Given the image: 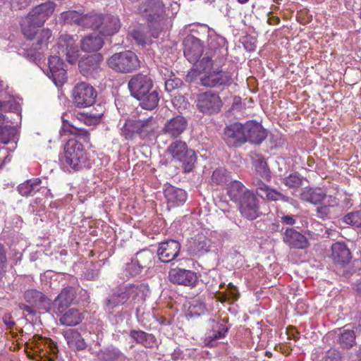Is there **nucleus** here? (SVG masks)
Masks as SVG:
<instances>
[{
    "label": "nucleus",
    "instance_id": "obj_45",
    "mask_svg": "<svg viewBox=\"0 0 361 361\" xmlns=\"http://www.w3.org/2000/svg\"><path fill=\"white\" fill-rule=\"evenodd\" d=\"M339 342L343 348H349L353 347L355 343V335L354 331L349 329L344 330L341 334Z\"/></svg>",
    "mask_w": 361,
    "mask_h": 361
},
{
    "label": "nucleus",
    "instance_id": "obj_8",
    "mask_svg": "<svg viewBox=\"0 0 361 361\" xmlns=\"http://www.w3.org/2000/svg\"><path fill=\"white\" fill-rule=\"evenodd\" d=\"M24 299L27 303L19 304V308L25 311L30 315H35L36 311L34 308L47 312L51 305V300L44 293L36 289H28L23 295Z\"/></svg>",
    "mask_w": 361,
    "mask_h": 361
},
{
    "label": "nucleus",
    "instance_id": "obj_16",
    "mask_svg": "<svg viewBox=\"0 0 361 361\" xmlns=\"http://www.w3.org/2000/svg\"><path fill=\"white\" fill-rule=\"evenodd\" d=\"M224 140L229 146L236 147L245 142L243 124L234 123L224 129Z\"/></svg>",
    "mask_w": 361,
    "mask_h": 361
},
{
    "label": "nucleus",
    "instance_id": "obj_37",
    "mask_svg": "<svg viewBox=\"0 0 361 361\" xmlns=\"http://www.w3.org/2000/svg\"><path fill=\"white\" fill-rule=\"evenodd\" d=\"M82 320L81 315L79 312L74 309H70L60 318V323L62 325L72 326H76Z\"/></svg>",
    "mask_w": 361,
    "mask_h": 361
},
{
    "label": "nucleus",
    "instance_id": "obj_4",
    "mask_svg": "<svg viewBox=\"0 0 361 361\" xmlns=\"http://www.w3.org/2000/svg\"><path fill=\"white\" fill-rule=\"evenodd\" d=\"M138 11L149 26L154 30L152 36L157 37L158 32L164 28V22L167 17L164 4L161 0H145L139 6Z\"/></svg>",
    "mask_w": 361,
    "mask_h": 361
},
{
    "label": "nucleus",
    "instance_id": "obj_61",
    "mask_svg": "<svg viewBox=\"0 0 361 361\" xmlns=\"http://www.w3.org/2000/svg\"><path fill=\"white\" fill-rule=\"evenodd\" d=\"M5 121V116L2 114H0V128L4 125Z\"/></svg>",
    "mask_w": 361,
    "mask_h": 361
},
{
    "label": "nucleus",
    "instance_id": "obj_60",
    "mask_svg": "<svg viewBox=\"0 0 361 361\" xmlns=\"http://www.w3.org/2000/svg\"><path fill=\"white\" fill-rule=\"evenodd\" d=\"M176 98H175V99L173 101V105L178 109V110H181L183 109H186L187 106H188V104H176Z\"/></svg>",
    "mask_w": 361,
    "mask_h": 361
},
{
    "label": "nucleus",
    "instance_id": "obj_38",
    "mask_svg": "<svg viewBox=\"0 0 361 361\" xmlns=\"http://www.w3.org/2000/svg\"><path fill=\"white\" fill-rule=\"evenodd\" d=\"M102 20V14L90 13L81 15L80 26L83 27H90L98 29L99 23Z\"/></svg>",
    "mask_w": 361,
    "mask_h": 361
},
{
    "label": "nucleus",
    "instance_id": "obj_12",
    "mask_svg": "<svg viewBox=\"0 0 361 361\" xmlns=\"http://www.w3.org/2000/svg\"><path fill=\"white\" fill-rule=\"evenodd\" d=\"M73 96V102L77 107L85 108L94 103L97 93L92 86L81 82L74 87Z\"/></svg>",
    "mask_w": 361,
    "mask_h": 361
},
{
    "label": "nucleus",
    "instance_id": "obj_40",
    "mask_svg": "<svg viewBox=\"0 0 361 361\" xmlns=\"http://www.w3.org/2000/svg\"><path fill=\"white\" fill-rule=\"evenodd\" d=\"M153 257L154 256L152 252L144 250L137 252L133 260H135L141 268L144 269L151 265Z\"/></svg>",
    "mask_w": 361,
    "mask_h": 361
},
{
    "label": "nucleus",
    "instance_id": "obj_13",
    "mask_svg": "<svg viewBox=\"0 0 361 361\" xmlns=\"http://www.w3.org/2000/svg\"><path fill=\"white\" fill-rule=\"evenodd\" d=\"M131 95L137 99L149 93L153 87L152 79L147 75L137 74L133 76L128 84Z\"/></svg>",
    "mask_w": 361,
    "mask_h": 361
},
{
    "label": "nucleus",
    "instance_id": "obj_11",
    "mask_svg": "<svg viewBox=\"0 0 361 361\" xmlns=\"http://www.w3.org/2000/svg\"><path fill=\"white\" fill-rule=\"evenodd\" d=\"M220 65L214 66L212 70L206 72L200 77V82L203 86L214 87L219 85H228L233 82L230 73L220 70Z\"/></svg>",
    "mask_w": 361,
    "mask_h": 361
},
{
    "label": "nucleus",
    "instance_id": "obj_29",
    "mask_svg": "<svg viewBox=\"0 0 361 361\" xmlns=\"http://www.w3.org/2000/svg\"><path fill=\"white\" fill-rule=\"evenodd\" d=\"M257 188L256 192L258 195H259L262 198H267L269 200L277 201V200H284L286 201V198L284 195H283L279 192L269 188L268 185H265L260 180H257L255 183Z\"/></svg>",
    "mask_w": 361,
    "mask_h": 361
},
{
    "label": "nucleus",
    "instance_id": "obj_50",
    "mask_svg": "<svg viewBox=\"0 0 361 361\" xmlns=\"http://www.w3.org/2000/svg\"><path fill=\"white\" fill-rule=\"evenodd\" d=\"M302 181V178L297 173L290 174L283 180L284 184L288 188L299 187L301 185Z\"/></svg>",
    "mask_w": 361,
    "mask_h": 361
},
{
    "label": "nucleus",
    "instance_id": "obj_35",
    "mask_svg": "<svg viewBox=\"0 0 361 361\" xmlns=\"http://www.w3.org/2000/svg\"><path fill=\"white\" fill-rule=\"evenodd\" d=\"M253 164L257 174L262 179L269 181L271 178V172L264 159L257 155L253 160Z\"/></svg>",
    "mask_w": 361,
    "mask_h": 361
},
{
    "label": "nucleus",
    "instance_id": "obj_22",
    "mask_svg": "<svg viewBox=\"0 0 361 361\" xmlns=\"http://www.w3.org/2000/svg\"><path fill=\"white\" fill-rule=\"evenodd\" d=\"M184 55L190 63L197 61L203 55L202 44L196 37H187L184 42Z\"/></svg>",
    "mask_w": 361,
    "mask_h": 361
},
{
    "label": "nucleus",
    "instance_id": "obj_25",
    "mask_svg": "<svg viewBox=\"0 0 361 361\" xmlns=\"http://www.w3.org/2000/svg\"><path fill=\"white\" fill-rule=\"evenodd\" d=\"M283 238L284 243L292 247L302 249L307 246L306 238L293 228H287Z\"/></svg>",
    "mask_w": 361,
    "mask_h": 361
},
{
    "label": "nucleus",
    "instance_id": "obj_30",
    "mask_svg": "<svg viewBox=\"0 0 361 361\" xmlns=\"http://www.w3.org/2000/svg\"><path fill=\"white\" fill-rule=\"evenodd\" d=\"M74 295V290L72 288H66L62 290L54 301V305L57 310L62 313L71 304Z\"/></svg>",
    "mask_w": 361,
    "mask_h": 361
},
{
    "label": "nucleus",
    "instance_id": "obj_44",
    "mask_svg": "<svg viewBox=\"0 0 361 361\" xmlns=\"http://www.w3.org/2000/svg\"><path fill=\"white\" fill-rule=\"evenodd\" d=\"M16 134V129L13 127L4 125L0 128V142L7 144L11 140H14Z\"/></svg>",
    "mask_w": 361,
    "mask_h": 361
},
{
    "label": "nucleus",
    "instance_id": "obj_56",
    "mask_svg": "<svg viewBox=\"0 0 361 361\" xmlns=\"http://www.w3.org/2000/svg\"><path fill=\"white\" fill-rule=\"evenodd\" d=\"M132 36L140 44H145L146 42L145 35L139 30H134L132 32Z\"/></svg>",
    "mask_w": 361,
    "mask_h": 361
},
{
    "label": "nucleus",
    "instance_id": "obj_17",
    "mask_svg": "<svg viewBox=\"0 0 361 361\" xmlns=\"http://www.w3.org/2000/svg\"><path fill=\"white\" fill-rule=\"evenodd\" d=\"M100 54L90 56L79 62L80 73L87 78H96L102 71L100 63L102 61Z\"/></svg>",
    "mask_w": 361,
    "mask_h": 361
},
{
    "label": "nucleus",
    "instance_id": "obj_49",
    "mask_svg": "<svg viewBox=\"0 0 361 361\" xmlns=\"http://www.w3.org/2000/svg\"><path fill=\"white\" fill-rule=\"evenodd\" d=\"M343 221L355 227H361V212H351L343 217Z\"/></svg>",
    "mask_w": 361,
    "mask_h": 361
},
{
    "label": "nucleus",
    "instance_id": "obj_53",
    "mask_svg": "<svg viewBox=\"0 0 361 361\" xmlns=\"http://www.w3.org/2000/svg\"><path fill=\"white\" fill-rule=\"evenodd\" d=\"M182 81L178 78L169 79L165 82V88L168 92H171L180 87Z\"/></svg>",
    "mask_w": 361,
    "mask_h": 361
},
{
    "label": "nucleus",
    "instance_id": "obj_9",
    "mask_svg": "<svg viewBox=\"0 0 361 361\" xmlns=\"http://www.w3.org/2000/svg\"><path fill=\"white\" fill-rule=\"evenodd\" d=\"M157 123L152 117L145 120H128L121 128V133L126 139H131L135 133L145 137L154 132Z\"/></svg>",
    "mask_w": 361,
    "mask_h": 361
},
{
    "label": "nucleus",
    "instance_id": "obj_41",
    "mask_svg": "<svg viewBox=\"0 0 361 361\" xmlns=\"http://www.w3.org/2000/svg\"><path fill=\"white\" fill-rule=\"evenodd\" d=\"M51 36V32L49 29H43L39 32H37L35 35L33 37V39H35L36 44L35 47V49H41L43 47H47V41Z\"/></svg>",
    "mask_w": 361,
    "mask_h": 361
},
{
    "label": "nucleus",
    "instance_id": "obj_43",
    "mask_svg": "<svg viewBox=\"0 0 361 361\" xmlns=\"http://www.w3.org/2000/svg\"><path fill=\"white\" fill-rule=\"evenodd\" d=\"M62 130L64 132L68 131L71 134L75 135L78 137L83 139L85 142H88L90 140V133L87 130L84 128H77L69 124H66L63 122Z\"/></svg>",
    "mask_w": 361,
    "mask_h": 361
},
{
    "label": "nucleus",
    "instance_id": "obj_5",
    "mask_svg": "<svg viewBox=\"0 0 361 361\" xmlns=\"http://www.w3.org/2000/svg\"><path fill=\"white\" fill-rule=\"evenodd\" d=\"M300 199L314 205L317 208V216L327 217L331 213V209L338 204V200L334 195H326L320 188H305L300 195Z\"/></svg>",
    "mask_w": 361,
    "mask_h": 361
},
{
    "label": "nucleus",
    "instance_id": "obj_24",
    "mask_svg": "<svg viewBox=\"0 0 361 361\" xmlns=\"http://www.w3.org/2000/svg\"><path fill=\"white\" fill-rule=\"evenodd\" d=\"M121 27L118 17L110 15H102V20L99 23L98 29L105 35H112L116 33Z\"/></svg>",
    "mask_w": 361,
    "mask_h": 361
},
{
    "label": "nucleus",
    "instance_id": "obj_26",
    "mask_svg": "<svg viewBox=\"0 0 361 361\" xmlns=\"http://www.w3.org/2000/svg\"><path fill=\"white\" fill-rule=\"evenodd\" d=\"M333 261L339 264H345L351 258L349 249L344 243H335L331 246V255Z\"/></svg>",
    "mask_w": 361,
    "mask_h": 361
},
{
    "label": "nucleus",
    "instance_id": "obj_10",
    "mask_svg": "<svg viewBox=\"0 0 361 361\" xmlns=\"http://www.w3.org/2000/svg\"><path fill=\"white\" fill-rule=\"evenodd\" d=\"M222 105V101L216 92L208 91L200 94L197 97V108L203 114L211 115L218 113Z\"/></svg>",
    "mask_w": 361,
    "mask_h": 361
},
{
    "label": "nucleus",
    "instance_id": "obj_34",
    "mask_svg": "<svg viewBox=\"0 0 361 361\" xmlns=\"http://www.w3.org/2000/svg\"><path fill=\"white\" fill-rule=\"evenodd\" d=\"M140 101V106L147 110L154 109L158 104L159 97L158 92L154 90H151L149 93H145V95L142 98H137Z\"/></svg>",
    "mask_w": 361,
    "mask_h": 361
},
{
    "label": "nucleus",
    "instance_id": "obj_64",
    "mask_svg": "<svg viewBox=\"0 0 361 361\" xmlns=\"http://www.w3.org/2000/svg\"><path fill=\"white\" fill-rule=\"evenodd\" d=\"M216 39L219 41L218 44L219 45H222V44H224V38H222V37H216Z\"/></svg>",
    "mask_w": 361,
    "mask_h": 361
},
{
    "label": "nucleus",
    "instance_id": "obj_52",
    "mask_svg": "<svg viewBox=\"0 0 361 361\" xmlns=\"http://www.w3.org/2000/svg\"><path fill=\"white\" fill-rule=\"evenodd\" d=\"M102 117V114H90V115L86 116L85 118V123L87 126H95L101 121Z\"/></svg>",
    "mask_w": 361,
    "mask_h": 361
},
{
    "label": "nucleus",
    "instance_id": "obj_23",
    "mask_svg": "<svg viewBox=\"0 0 361 361\" xmlns=\"http://www.w3.org/2000/svg\"><path fill=\"white\" fill-rule=\"evenodd\" d=\"M164 196L169 207H178L183 205L187 200L186 192L173 185H169L164 190Z\"/></svg>",
    "mask_w": 361,
    "mask_h": 361
},
{
    "label": "nucleus",
    "instance_id": "obj_21",
    "mask_svg": "<svg viewBox=\"0 0 361 361\" xmlns=\"http://www.w3.org/2000/svg\"><path fill=\"white\" fill-rule=\"evenodd\" d=\"M188 121L181 116H177L167 121L163 132L171 138L179 137L187 128Z\"/></svg>",
    "mask_w": 361,
    "mask_h": 361
},
{
    "label": "nucleus",
    "instance_id": "obj_39",
    "mask_svg": "<svg viewBox=\"0 0 361 361\" xmlns=\"http://www.w3.org/2000/svg\"><path fill=\"white\" fill-rule=\"evenodd\" d=\"M121 355V352L114 347H109L99 350L96 356L101 361H114L117 360Z\"/></svg>",
    "mask_w": 361,
    "mask_h": 361
},
{
    "label": "nucleus",
    "instance_id": "obj_15",
    "mask_svg": "<svg viewBox=\"0 0 361 361\" xmlns=\"http://www.w3.org/2000/svg\"><path fill=\"white\" fill-rule=\"evenodd\" d=\"M241 214L247 219H255L258 216L257 199L250 191L237 202Z\"/></svg>",
    "mask_w": 361,
    "mask_h": 361
},
{
    "label": "nucleus",
    "instance_id": "obj_55",
    "mask_svg": "<svg viewBox=\"0 0 361 361\" xmlns=\"http://www.w3.org/2000/svg\"><path fill=\"white\" fill-rule=\"evenodd\" d=\"M224 336V334L219 331L213 332L212 334H209L207 338V340L209 339L207 341V345L212 346L213 341H215V340L222 338Z\"/></svg>",
    "mask_w": 361,
    "mask_h": 361
},
{
    "label": "nucleus",
    "instance_id": "obj_19",
    "mask_svg": "<svg viewBox=\"0 0 361 361\" xmlns=\"http://www.w3.org/2000/svg\"><path fill=\"white\" fill-rule=\"evenodd\" d=\"M245 142L260 144L267 137L264 128L257 122L250 121L243 124Z\"/></svg>",
    "mask_w": 361,
    "mask_h": 361
},
{
    "label": "nucleus",
    "instance_id": "obj_46",
    "mask_svg": "<svg viewBox=\"0 0 361 361\" xmlns=\"http://www.w3.org/2000/svg\"><path fill=\"white\" fill-rule=\"evenodd\" d=\"M81 13L75 11H68L61 13V19L65 23L76 24L80 26Z\"/></svg>",
    "mask_w": 361,
    "mask_h": 361
},
{
    "label": "nucleus",
    "instance_id": "obj_18",
    "mask_svg": "<svg viewBox=\"0 0 361 361\" xmlns=\"http://www.w3.org/2000/svg\"><path fill=\"white\" fill-rule=\"evenodd\" d=\"M180 250V243L176 240H170L159 244L157 255L161 262L168 263L178 255Z\"/></svg>",
    "mask_w": 361,
    "mask_h": 361
},
{
    "label": "nucleus",
    "instance_id": "obj_47",
    "mask_svg": "<svg viewBox=\"0 0 361 361\" xmlns=\"http://www.w3.org/2000/svg\"><path fill=\"white\" fill-rule=\"evenodd\" d=\"M67 338L68 345L72 348H75L76 350H83L86 347L84 339L80 338V336L76 332L72 333L71 338H69L68 337Z\"/></svg>",
    "mask_w": 361,
    "mask_h": 361
},
{
    "label": "nucleus",
    "instance_id": "obj_7",
    "mask_svg": "<svg viewBox=\"0 0 361 361\" xmlns=\"http://www.w3.org/2000/svg\"><path fill=\"white\" fill-rule=\"evenodd\" d=\"M109 68L119 73H130L140 67L137 56L131 51L116 53L107 60Z\"/></svg>",
    "mask_w": 361,
    "mask_h": 361
},
{
    "label": "nucleus",
    "instance_id": "obj_36",
    "mask_svg": "<svg viewBox=\"0 0 361 361\" xmlns=\"http://www.w3.org/2000/svg\"><path fill=\"white\" fill-rule=\"evenodd\" d=\"M42 180L39 178L29 180L19 185L18 190L23 196L32 195L39 190V185Z\"/></svg>",
    "mask_w": 361,
    "mask_h": 361
},
{
    "label": "nucleus",
    "instance_id": "obj_48",
    "mask_svg": "<svg viewBox=\"0 0 361 361\" xmlns=\"http://www.w3.org/2000/svg\"><path fill=\"white\" fill-rule=\"evenodd\" d=\"M205 312L204 305L199 300H195L188 307V314L190 317L200 316Z\"/></svg>",
    "mask_w": 361,
    "mask_h": 361
},
{
    "label": "nucleus",
    "instance_id": "obj_2",
    "mask_svg": "<svg viewBox=\"0 0 361 361\" xmlns=\"http://www.w3.org/2000/svg\"><path fill=\"white\" fill-rule=\"evenodd\" d=\"M62 169L67 171H78L90 166L88 154L82 143L75 139H70L59 156Z\"/></svg>",
    "mask_w": 361,
    "mask_h": 361
},
{
    "label": "nucleus",
    "instance_id": "obj_31",
    "mask_svg": "<svg viewBox=\"0 0 361 361\" xmlns=\"http://www.w3.org/2000/svg\"><path fill=\"white\" fill-rule=\"evenodd\" d=\"M125 295H127L128 300L140 301L145 299L147 289L144 284L129 285L123 287Z\"/></svg>",
    "mask_w": 361,
    "mask_h": 361
},
{
    "label": "nucleus",
    "instance_id": "obj_3",
    "mask_svg": "<svg viewBox=\"0 0 361 361\" xmlns=\"http://www.w3.org/2000/svg\"><path fill=\"white\" fill-rule=\"evenodd\" d=\"M54 9L55 4L51 1L41 4L33 8L22 21L21 27L23 35L27 39H32L36 34V29L44 25L52 15Z\"/></svg>",
    "mask_w": 361,
    "mask_h": 361
},
{
    "label": "nucleus",
    "instance_id": "obj_51",
    "mask_svg": "<svg viewBox=\"0 0 361 361\" xmlns=\"http://www.w3.org/2000/svg\"><path fill=\"white\" fill-rule=\"evenodd\" d=\"M142 268H141L135 260L132 259L130 263L126 264L125 271L127 275L133 276L139 274L142 271Z\"/></svg>",
    "mask_w": 361,
    "mask_h": 361
},
{
    "label": "nucleus",
    "instance_id": "obj_27",
    "mask_svg": "<svg viewBox=\"0 0 361 361\" xmlns=\"http://www.w3.org/2000/svg\"><path fill=\"white\" fill-rule=\"evenodd\" d=\"M211 241L204 235L198 234L189 243L190 250L195 255H200L209 250Z\"/></svg>",
    "mask_w": 361,
    "mask_h": 361
},
{
    "label": "nucleus",
    "instance_id": "obj_59",
    "mask_svg": "<svg viewBox=\"0 0 361 361\" xmlns=\"http://www.w3.org/2000/svg\"><path fill=\"white\" fill-rule=\"evenodd\" d=\"M30 2L31 0H13V3H16L20 9L27 6Z\"/></svg>",
    "mask_w": 361,
    "mask_h": 361
},
{
    "label": "nucleus",
    "instance_id": "obj_33",
    "mask_svg": "<svg viewBox=\"0 0 361 361\" xmlns=\"http://www.w3.org/2000/svg\"><path fill=\"white\" fill-rule=\"evenodd\" d=\"M250 192L240 182L237 180L231 181L228 185V195L231 200L238 202L245 194Z\"/></svg>",
    "mask_w": 361,
    "mask_h": 361
},
{
    "label": "nucleus",
    "instance_id": "obj_63",
    "mask_svg": "<svg viewBox=\"0 0 361 361\" xmlns=\"http://www.w3.org/2000/svg\"><path fill=\"white\" fill-rule=\"evenodd\" d=\"M356 287H357V291L360 294H361V279L358 281Z\"/></svg>",
    "mask_w": 361,
    "mask_h": 361
},
{
    "label": "nucleus",
    "instance_id": "obj_42",
    "mask_svg": "<svg viewBox=\"0 0 361 361\" xmlns=\"http://www.w3.org/2000/svg\"><path fill=\"white\" fill-rule=\"evenodd\" d=\"M229 173L224 168H219L214 171L212 181L216 185L226 184L230 180Z\"/></svg>",
    "mask_w": 361,
    "mask_h": 361
},
{
    "label": "nucleus",
    "instance_id": "obj_20",
    "mask_svg": "<svg viewBox=\"0 0 361 361\" xmlns=\"http://www.w3.org/2000/svg\"><path fill=\"white\" fill-rule=\"evenodd\" d=\"M219 55L216 51H209L204 54L197 61L193 62L194 70L200 74H204L221 63V61H218Z\"/></svg>",
    "mask_w": 361,
    "mask_h": 361
},
{
    "label": "nucleus",
    "instance_id": "obj_62",
    "mask_svg": "<svg viewBox=\"0 0 361 361\" xmlns=\"http://www.w3.org/2000/svg\"><path fill=\"white\" fill-rule=\"evenodd\" d=\"M50 348H51V351L52 353H54V354L56 353L57 349H56V346L55 344L50 343Z\"/></svg>",
    "mask_w": 361,
    "mask_h": 361
},
{
    "label": "nucleus",
    "instance_id": "obj_32",
    "mask_svg": "<svg viewBox=\"0 0 361 361\" xmlns=\"http://www.w3.org/2000/svg\"><path fill=\"white\" fill-rule=\"evenodd\" d=\"M128 301L127 295H125V291L123 287L111 295L106 299L105 305L106 310L109 312H111L115 307L123 305Z\"/></svg>",
    "mask_w": 361,
    "mask_h": 361
},
{
    "label": "nucleus",
    "instance_id": "obj_14",
    "mask_svg": "<svg viewBox=\"0 0 361 361\" xmlns=\"http://www.w3.org/2000/svg\"><path fill=\"white\" fill-rule=\"evenodd\" d=\"M168 278L174 284L189 287L195 286L198 281L196 273L191 270L180 268L171 269L169 272Z\"/></svg>",
    "mask_w": 361,
    "mask_h": 361
},
{
    "label": "nucleus",
    "instance_id": "obj_54",
    "mask_svg": "<svg viewBox=\"0 0 361 361\" xmlns=\"http://www.w3.org/2000/svg\"><path fill=\"white\" fill-rule=\"evenodd\" d=\"M130 336L137 342L143 343L149 335L142 331H132L130 332Z\"/></svg>",
    "mask_w": 361,
    "mask_h": 361
},
{
    "label": "nucleus",
    "instance_id": "obj_58",
    "mask_svg": "<svg viewBox=\"0 0 361 361\" xmlns=\"http://www.w3.org/2000/svg\"><path fill=\"white\" fill-rule=\"evenodd\" d=\"M6 261V257L5 255V251L2 247V245H0V269H2L5 262Z\"/></svg>",
    "mask_w": 361,
    "mask_h": 361
},
{
    "label": "nucleus",
    "instance_id": "obj_1",
    "mask_svg": "<svg viewBox=\"0 0 361 361\" xmlns=\"http://www.w3.org/2000/svg\"><path fill=\"white\" fill-rule=\"evenodd\" d=\"M59 56H51L49 59L48 76L53 80L56 86L62 85L66 80V71L61 58L66 56L70 63H75L80 55V51L76 39L73 36L62 35L59 38L58 44Z\"/></svg>",
    "mask_w": 361,
    "mask_h": 361
},
{
    "label": "nucleus",
    "instance_id": "obj_57",
    "mask_svg": "<svg viewBox=\"0 0 361 361\" xmlns=\"http://www.w3.org/2000/svg\"><path fill=\"white\" fill-rule=\"evenodd\" d=\"M281 222L287 225H293L295 223V220L292 215L283 216L281 217Z\"/></svg>",
    "mask_w": 361,
    "mask_h": 361
},
{
    "label": "nucleus",
    "instance_id": "obj_28",
    "mask_svg": "<svg viewBox=\"0 0 361 361\" xmlns=\"http://www.w3.org/2000/svg\"><path fill=\"white\" fill-rule=\"evenodd\" d=\"M103 44V38L96 33L88 35L81 40V48L86 52L97 51Z\"/></svg>",
    "mask_w": 361,
    "mask_h": 361
},
{
    "label": "nucleus",
    "instance_id": "obj_6",
    "mask_svg": "<svg viewBox=\"0 0 361 361\" xmlns=\"http://www.w3.org/2000/svg\"><path fill=\"white\" fill-rule=\"evenodd\" d=\"M166 153L173 160L182 164L185 172H190L196 162L195 151L189 149L185 142L176 140L167 148Z\"/></svg>",
    "mask_w": 361,
    "mask_h": 361
}]
</instances>
